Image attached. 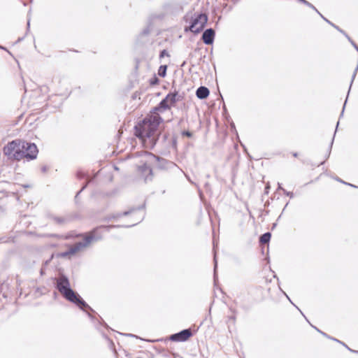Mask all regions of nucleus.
<instances>
[{"label": "nucleus", "instance_id": "f257e3e1", "mask_svg": "<svg viewBox=\"0 0 358 358\" xmlns=\"http://www.w3.org/2000/svg\"><path fill=\"white\" fill-rule=\"evenodd\" d=\"M56 288L66 300L74 303L81 310H85V308H87L94 312V310L82 299V297L71 289L69 280L65 275L61 274L57 278Z\"/></svg>", "mask_w": 358, "mask_h": 358}, {"label": "nucleus", "instance_id": "f03ea898", "mask_svg": "<svg viewBox=\"0 0 358 358\" xmlns=\"http://www.w3.org/2000/svg\"><path fill=\"white\" fill-rule=\"evenodd\" d=\"M162 122V118L159 115L145 118L134 127V134L143 141L150 139L151 141H155V133Z\"/></svg>", "mask_w": 358, "mask_h": 358}, {"label": "nucleus", "instance_id": "7ed1b4c3", "mask_svg": "<svg viewBox=\"0 0 358 358\" xmlns=\"http://www.w3.org/2000/svg\"><path fill=\"white\" fill-rule=\"evenodd\" d=\"M145 217L144 213H141L137 219H136V222L132 224L129 225H101L100 227L94 228L93 230L90 231L86 236L83 241H80L82 245H84V248L87 247L92 242L98 241L101 240L103 237L101 229H105L107 231H109L110 229L113 228H120V227H125L129 228L133 226H135L138 223L141 222Z\"/></svg>", "mask_w": 358, "mask_h": 358}, {"label": "nucleus", "instance_id": "20e7f679", "mask_svg": "<svg viewBox=\"0 0 358 358\" xmlns=\"http://www.w3.org/2000/svg\"><path fill=\"white\" fill-rule=\"evenodd\" d=\"M22 142L20 140H15L8 143L3 148V153L9 159L20 161L23 159L22 150L24 148Z\"/></svg>", "mask_w": 358, "mask_h": 358}, {"label": "nucleus", "instance_id": "39448f33", "mask_svg": "<svg viewBox=\"0 0 358 358\" xmlns=\"http://www.w3.org/2000/svg\"><path fill=\"white\" fill-rule=\"evenodd\" d=\"M208 22V16L206 13H195L192 17L189 30L194 34L201 31Z\"/></svg>", "mask_w": 358, "mask_h": 358}, {"label": "nucleus", "instance_id": "423d86ee", "mask_svg": "<svg viewBox=\"0 0 358 358\" xmlns=\"http://www.w3.org/2000/svg\"><path fill=\"white\" fill-rule=\"evenodd\" d=\"M22 145L24 147L22 150L23 152V159L27 158L29 160H33L37 157L38 150L34 143L23 141Z\"/></svg>", "mask_w": 358, "mask_h": 358}, {"label": "nucleus", "instance_id": "0eeeda50", "mask_svg": "<svg viewBox=\"0 0 358 358\" xmlns=\"http://www.w3.org/2000/svg\"><path fill=\"white\" fill-rule=\"evenodd\" d=\"M192 336V332L189 329L180 331L178 333L173 334L170 336V340L175 342H185Z\"/></svg>", "mask_w": 358, "mask_h": 358}, {"label": "nucleus", "instance_id": "6e6552de", "mask_svg": "<svg viewBox=\"0 0 358 358\" xmlns=\"http://www.w3.org/2000/svg\"><path fill=\"white\" fill-rule=\"evenodd\" d=\"M145 208V203H144L141 206H138L137 208H131L129 210L124 211L122 213H115L112 214L110 215H108L104 218L105 221H110L111 220H117L118 218L121 217L122 216H127L129 215H131L136 211L143 210Z\"/></svg>", "mask_w": 358, "mask_h": 358}, {"label": "nucleus", "instance_id": "1a4fd4ad", "mask_svg": "<svg viewBox=\"0 0 358 358\" xmlns=\"http://www.w3.org/2000/svg\"><path fill=\"white\" fill-rule=\"evenodd\" d=\"M139 173L144 177L145 181L148 182L152 178V170L145 162L138 166Z\"/></svg>", "mask_w": 358, "mask_h": 358}, {"label": "nucleus", "instance_id": "9d476101", "mask_svg": "<svg viewBox=\"0 0 358 358\" xmlns=\"http://www.w3.org/2000/svg\"><path fill=\"white\" fill-rule=\"evenodd\" d=\"M80 242L76 243L74 245L71 247L67 251L58 253L57 256L58 257H66L69 255H74L76 252L82 250L84 247Z\"/></svg>", "mask_w": 358, "mask_h": 358}, {"label": "nucleus", "instance_id": "9b49d317", "mask_svg": "<svg viewBox=\"0 0 358 358\" xmlns=\"http://www.w3.org/2000/svg\"><path fill=\"white\" fill-rule=\"evenodd\" d=\"M215 32L213 29H206L202 34V41L206 45H212L214 42Z\"/></svg>", "mask_w": 358, "mask_h": 358}, {"label": "nucleus", "instance_id": "f8f14e48", "mask_svg": "<svg viewBox=\"0 0 358 358\" xmlns=\"http://www.w3.org/2000/svg\"><path fill=\"white\" fill-rule=\"evenodd\" d=\"M210 94V91L208 87L205 86L199 87L196 91V95L199 99H206Z\"/></svg>", "mask_w": 358, "mask_h": 358}, {"label": "nucleus", "instance_id": "ddd939ff", "mask_svg": "<svg viewBox=\"0 0 358 358\" xmlns=\"http://www.w3.org/2000/svg\"><path fill=\"white\" fill-rule=\"evenodd\" d=\"M170 102L169 104L171 106H174V104L182 99V96L178 94V92H170L169 93Z\"/></svg>", "mask_w": 358, "mask_h": 358}, {"label": "nucleus", "instance_id": "4468645a", "mask_svg": "<svg viewBox=\"0 0 358 358\" xmlns=\"http://www.w3.org/2000/svg\"><path fill=\"white\" fill-rule=\"evenodd\" d=\"M171 108V106L169 103L166 102V99H163L157 106H156L154 110H166Z\"/></svg>", "mask_w": 358, "mask_h": 358}, {"label": "nucleus", "instance_id": "2eb2a0df", "mask_svg": "<svg viewBox=\"0 0 358 358\" xmlns=\"http://www.w3.org/2000/svg\"><path fill=\"white\" fill-rule=\"evenodd\" d=\"M271 234L270 232H266L262 234L259 238V242L262 244L268 243L271 239Z\"/></svg>", "mask_w": 358, "mask_h": 358}, {"label": "nucleus", "instance_id": "dca6fc26", "mask_svg": "<svg viewBox=\"0 0 358 358\" xmlns=\"http://www.w3.org/2000/svg\"><path fill=\"white\" fill-rule=\"evenodd\" d=\"M166 65H161L158 69V75L162 78H164L166 75Z\"/></svg>", "mask_w": 358, "mask_h": 358}, {"label": "nucleus", "instance_id": "f3484780", "mask_svg": "<svg viewBox=\"0 0 358 358\" xmlns=\"http://www.w3.org/2000/svg\"><path fill=\"white\" fill-rule=\"evenodd\" d=\"M319 15L325 22H327L328 24L331 25L333 27H334L338 31H340L341 33H344V31L343 29H341L339 27H338L337 25L334 24L331 22H330L329 20H327L326 17H324L321 13H320Z\"/></svg>", "mask_w": 358, "mask_h": 358}, {"label": "nucleus", "instance_id": "a211bd4d", "mask_svg": "<svg viewBox=\"0 0 358 358\" xmlns=\"http://www.w3.org/2000/svg\"><path fill=\"white\" fill-rule=\"evenodd\" d=\"M300 3H302L303 4L308 6L309 8H312L313 10H314L318 15L320 13L317 9L312 4L310 3V2H308V1L306 0H297Z\"/></svg>", "mask_w": 358, "mask_h": 358}, {"label": "nucleus", "instance_id": "6ab92c4d", "mask_svg": "<svg viewBox=\"0 0 358 358\" xmlns=\"http://www.w3.org/2000/svg\"><path fill=\"white\" fill-rule=\"evenodd\" d=\"M152 29L151 24H149L145 29H143L141 33L140 34V36L143 37L144 36H148Z\"/></svg>", "mask_w": 358, "mask_h": 358}, {"label": "nucleus", "instance_id": "aec40b11", "mask_svg": "<svg viewBox=\"0 0 358 358\" xmlns=\"http://www.w3.org/2000/svg\"><path fill=\"white\" fill-rule=\"evenodd\" d=\"M52 219L57 223V224H64L66 222V219L65 217H52Z\"/></svg>", "mask_w": 358, "mask_h": 358}, {"label": "nucleus", "instance_id": "412c9836", "mask_svg": "<svg viewBox=\"0 0 358 358\" xmlns=\"http://www.w3.org/2000/svg\"><path fill=\"white\" fill-rule=\"evenodd\" d=\"M171 147L173 150H176L177 149V137L176 136H172L171 139Z\"/></svg>", "mask_w": 358, "mask_h": 358}, {"label": "nucleus", "instance_id": "4be33fe9", "mask_svg": "<svg viewBox=\"0 0 358 358\" xmlns=\"http://www.w3.org/2000/svg\"><path fill=\"white\" fill-rule=\"evenodd\" d=\"M217 266V259H216V255L215 254L214 255V280H215V282L216 281V278H217V274H216Z\"/></svg>", "mask_w": 358, "mask_h": 358}, {"label": "nucleus", "instance_id": "5701e85b", "mask_svg": "<svg viewBox=\"0 0 358 358\" xmlns=\"http://www.w3.org/2000/svg\"><path fill=\"white\" fill-rule=\"evenodd\" d=\"M164 57H170V55L169 54V52L166 51V50H163L160 52L159 53V58L162 59Z\"/></svg>", "mask_w": 358, "mask_h": 358}, {"label": "nucleus", "instance_id": "b1692460", "mask_svg": "<svg viewBox=\"0 0 358 358\" xmlns=\"http://www.w3.org/2000/svg\"><path fill=\"white\" fill-rule=\"evenodd\" d=\"M89 182H86L81 188V189L76 194V196H75V199L77 200L78 198V196L79 194H80V192L82 191H83L87 186V184H88Z\"/></svg>", "mask_w": 358, "mask_h": 358}, {"label": "nucleus", "instance_id": "393cba45", "mask_svg": "<svg viewBox=\"0 0 358 358\" xmlns=\"http://www.w3.org/2000/svg\"><path fill=\"white\" fill-rule=\"evenodd\" d=\"M145 155H148L151 159H155L157 161H159L160 160V158L159 157H156L155 155H152L151 153L145 152Z\"/></svg>", "mask_w": 358, "mask_h": 358}, {"label": "nucleus", "instance_id": "a878e982", "mask_svg": "<svg viewBox=\"0 0 358 358\" xmlns=\"http://www.w3.org/2000/svg\"><path fill=\"white\" fill-rule=\"evenodd\" d=\"M283 193L287 196H289L290 198H293L294 194L291 192H287L286 189H283Z\"/></svg>", "mask_w": 358, "mask_h": 358}, {"label": "nucleus", "instance_id": "bb28decb", "mask_svg": "<svg viewBox=\"0 0 358 358\" xmlns=\"http://www.w3.org/2000/svg\"><path fill=\"white\" fill-rule=\"evenodd\" d=\"M76 175L79 179L83 178L85 177V173L81 171H78Z\"/></svg>", "mask_w": 358, "mask_h": 358}, {"label": "nucleus", "instance_id": "cd10ccee", "mask_svg": "<svg viewBox=\"0 0 358 358\" xmlns=\"http://www.w3.org/2000/svg\"><path fill=\"white\" fill-rule=\"evenodd\" d=\"M159 80L157 77H154L152 79L150 80V85H153L157 83H158Z\"/></svg>", "mask_w": 358, "mask_h": 358}, {"label": "nucleus", "instance_id": "c85d7f7f", "mask_svg": "<svg viewBox=\"0 0 358 358\" xmlns=\"http://www.w3.org/2000/svg\"><path fill=\"white\" fill-rule=\"evenodd\" d=\"M182 134L183 136H186L187 137H192V134L189 131H182Z\"/></svg>", "mask_w": 358, "mask_h": 358}, {"label": "nucleus", "instance_id": "c756f323", "mask_svg": "<svg viewBox=\"0 0 358 358\" xmlns=\"http://www.w3.org/2000/svg\"><path fill=\"white\" fill-rule=\"evenodd\" d=\"M336 180H337L338 181L341 182H343V183L345 184V185H350V186L353 187H357L355 185H352V184H350V183L345 182L343 181L342 180H341V179H339V178H337Z\"/></svg>", "mask_w": 358, "mask_h": 358}, {"label": "nucleus", "instance_id": "7c9ffc66", "mask_svg": "<svg viewBox=\"0 0 358 358\" xmlns=\"http://www.w3.org/2000/svg\"><path fill=\"white\" fill-rule=\"evenodd\" d=\"M53 257H54V255H51V257H50V259H48V260H46V261L44 262V264H45V266H46V265H48V264L51 262V260L52 259Z\"/></svg>", "mask_w": 358, "mask_h": 358}, {"label": "nucleus", "instance_id": "2f4dec72", "mask_svg": "<svg viewBox=\"0 0 358 358\" xmlns=\"http://www.w3.org/2000/svg\"><path fill=\"white\" fill-rule=\"evenodd\" d=\"M334 139V137H333V138H332V140H331V143H330V145H329V150L328 157L329 156L330 152H331V149L332 145H333Z\"/></svg>", "mask_w": 358, "mask_h": 358}, {"label": "nucleus", "instance_id": "473e14b6", "mask_svg": "<svg viewBox=\"0 0 358 358\" xmlns=\"http://www.w3.org/2000/svg\"><path fill=\"white\" fill-rule=\"evenodd\" d=\"M347 38L348 40L351 43V41H352V40L351 39V38L344 31V33H342Z\"/></svg>", "mask_w": 358, "mask_h": 358}, {"label": "nucleus", "instance_id": "72a5a7b5", "mask_svg": "<svg viewBox=\"0 0 358 358\" xmlns=\"http://www.w3.org/2000/svg\"><path fill=\"white\" fill-rule=\"evenodd\" d=\"M350 43L352 45V46H353V47L356 49V50L358 52V46H357V44H356L353 41H351V43Z\"/></svg>", "mask_w": 358, "mask_h": 358}, {"label": "nucleus", "instance_id": "f704fd0d", "mask_svg": "<svg viewBox=\"0 0 358 358\" xmlns=\"http://www.w3.org/2000/svg\"><path fill=\"white\" fill-rule=\"evenodd\" d=\"M321 334H322V336H324V337H326V338H329V339H331V336H329V335H327L326 333H324V332H323V331H322V332H321Z\"/></svg>", "mask_w": 358, "mask_h": 358}, {"label": "nucleus", "instance_id": "c9c22d12", "mask_svg": "<svg viewBox=\"0 0 358 358\" xmlns=\"http://www.w3.org/2000/svg\"><path fill=\"white\" fill-rule=\"evenodd\" d=\"M229 320H232L233 322H234L236 320V317L234 315L230 316V317H229Z\"/></svg>", "mask_w": 358, "mask_h": 358}, {"label": "nucleus", "instance_id": "e433bc0d", "mask_svg": "<svg viewBox=\"0 0 358 358\" xmlns=\"http://www.w3.org/2000/svg\"><path fill=\"white\" fill-rule=\"evenodd\" d=\"M47 170H48V167H47V166H43V167L41 168V171H42V172H43V173L46 172V171H47Z\"/></svg>", "mask_w": 358, "mask_h": 358}, {"label": "nucleus", "instance_id": "4c0bfd02", "mask_svg": "<svg viewBox=\"0 0 358 358\" xmlns=\"http://www.w3.org/2000/svg\"><path fill=\"white\" fill-rule=\"evenodd\" d=\"M278 189H281L282 192H283V189H285L284 188L282 187L281 184L279 182L278 183Z\"/></svg>", "mask_w": 358, "mask_h": 358}, {"label": "nucleus", "instance_id": "58836bf2", "mask_svg": "<svg viewBox=\"0 0 358 358\" xmlns=\"http://www.w3.org/2000/svg\"><path fill=\"white\" fill-rule=\"evenodd\" d=\"M164 99H166V102H167L168 103H169V102H170V99H169V94L166 96V97L164 98Z\"/></svg>", "mask_w": 358, "mask_h": 358}, {"label": "nucleus", "instance_id": "ea45409f", "mask_svg": "<svg viewBox=\"0 0 358 358\" xmlns=\"http://www.w3.org/2000/svg\"><path fill=\"white\" fill-rule=\"evenodd\" d=\"M348 350L353 352V353H356V354H358V350H352L351 348H348Z\"/></svg>", "mask_w": 358, "mask_h": 358}, {"label": "nucleus", "instance_id": "a19ab883", "mask_svg": "<svg viewBox=\"0 0 358 358\" xmlns=\"http://www.w3.org/2000/svg\"><path fill=\"white\" fill-rule=\"evenodd\" d=\"M346 102H347V99H346V100H345V103H344V106H343V110H342V112H341V116H342V115H343V113H344V109H345V106Z\"/></svg>", "mask_w": 358, "mask_h": 358}, {"label": "nucleus", "instance_id": "79ce46f5", "mask_svg": "<svg viewBox=\"0 0 358 358\" xmlns=\"http://www.w3.org/2000/svg\"><path fill=\"white\" fill-rule=\"evenodd\" d=\"M29 26H30V19H28V22H27V31H29Z\"/></svg>", "mask_w": 358, "mask_h": 358}, {"label": "nucleus", "instance_id": "37998d69", "mask_svg": "<svg viewBox=\"0 0 358 358\" xmlns=\"http://www.w3.org/2000/svg\"><path fill=\"white\" fill-rule=\"evenodd\" d=\"M340 343H341V345H343V346H345V348H346L348 350V348H349L346 344H345L343 342H340Z\"/></svg>", "mask_w": 358, "mask_h": 358}, {"label": "nucleus", "instance_id": "c03bdc74", "mask_svg": "<svg viewBox=\"0 0 358 358\" xmlns=\"http://www.w3.org/2000/svg\"><path fill=\"white\" fill-rule=\"evenodd\" d=\"M312 327L315 329L317 330L318 332H320L321 334V332H322V331H320L319 329H317L316 327H314L312 325Z\"/></svg>", "mask_w": 358, "mask_h": 358}, {"label": "nucleus", "instance_id": "a18cd8bd", "mask_svg": "<svg viewBox=\"0 0 358 358\" xmlns=\"http://www.w3.org/2000/svg\"><path fill=\"white\" fill-rule=\"evenodd\" d=\"M331 340L335 341H336V342H338L339 343H340V342H341V341H339V340H338L336 338H332V337H331Z\"/></svg>", "mask_w": 358, "mask_h": 358}, {"label": "nucleus", "instance_id": "49530a36", "mask_svg": "<svg viewBox=\"0 0 358 358\" xmlns=\"http://www.w3.org/2000/svg\"><path fill=\"white\" fill-rule=\"evenodd\" d=\"M285 295L286 296V297L289 299V301L292 303L294 304L292 301L290 300V299L289 298L288 295H287L285 292H284Z\"/></svg>", "mask_w": 358, "mask_h": 358}, {"label": "nucleus", "instance_id": "de8ad7c7", "mask_svg": "<svg viewBox=\"0 0 358 358\" xmlns=\"http://www.w3.org/2000/svg\"><path fill=\"white\" fill-rule=\"evenodd\" d=\"M24 36L22 37V38H19L18 40H17V42H20L21 41H22L24 39Z\"/></svg>", "mask_w": 358, "mask_h": 358}, {"label": "nucleus", "instance_id": "09e8293b", "mask_svg": "<svg viewBox=\"0 0 358 358\" xmlns=\"http://www.w3.org/2000/svg\"><path fill=\"white\" fill-rule=\"evenodd\" d=\"M294 306L300 311V313L303 315L302 310H301L297 306H296L294 304Z\"/></svg>", "mask_w": 358, "mask_h": 358}, {"label": "nucleus", "instance_id": "8fccbe9b", "mask_svg": "<svg viewBox=\"0 0 358 358\" xmlns=\"http://www.w3.org/2000/svg\"><path fill=\"white\" fill-rule=\"evenodd\" d=\"M87 315H88L90 318H92V319L93 318L92 315L90 313H87Z\"/></svg>", "mask_w": 358, "mask_h": 358}, {"label": "nucleus", "instance_id": "3c124183", "mask_svg": "<svg viewBox=\"0 0 358 358\" xmlns=\"http://www.w3.org/2000/svg\"><path fill=\"white\" fill-rule=\"evenodd\" d=\"M0 48H1V49H3V50H6L4 47H2V46H1V45H0Z\"/></svg>", "mask_w": 358, "mask_h": 358}, {"label": "nucleus", "instance_id": "603ef678", "mask_svg": "<svg viewBox=\"0 0 358 358\" xmlns=\"http://www.w3.org/2000/svg\"><path fill=\"white\" fill-rule=\"evenodd\" d=\"M230 310H231V312H233L234 313H235V310H233L232 308H230Z\"/></svg>", "mask_w": 358, "mask_h": 358}, {"label": "nucleus", "instance_id": "864d4df0", "mask_svg": "<svg viewBox=\"0 0 358 358\" xmlns=\"http://www.w3.org/2000/svg\"><path fill=\"white\" fill-rule=\"evenodd\" d=\"M41 275H43V269H41Z\"/></svg>", "mask_w": 358, "mask_h": 358}, {"label": "nucleus", "instance_id": "5fc2aeb1", "mask_svg": "<svg viewBox=\"0 0 358 358\" xmlns=\"http://www.w3.org/2000/svg\"><path fill=\"white\" fill-rule=\"evenodd\" d=\"M303 317L305 318L306 320H308V318L306 317V315H303Z\"/></svg>", "mask_w": 358, "mask_h": 358}, {"label": "nucleus", "instance_id": "6e6d98bb", "mask_svg": "<svg viewBox=\"0 0 358 358\" xmlns=\"http://www.w3.org/2000/svg\"><path fill=\"white\" fill-rule=\"evenodd\" d=\"M303 317L305 318L306 320H308V318L306 317V315H303Z\"/></svg>", "mask_w": 358, "mask_h": 358}, {"label": "nucleus", "instance_id": "4d7b16f0", "mask_svg": "<svg viewBox=\"0 0 358 358\" xmlns=\"http://www.w3.org/2000/svg\"><path fill=\"white\" fill-rule=\"evenodd\" d=\"M303 317L305 318L306 320H308V318L306 317V315H303Z\"/></svg>", "mask_w": 358, "mask_h": 358}, {"label": "nucleus", "instance_id": "13d9d810", "mask_svg": "<svg viewBox=\"0 0 358 358\" xmlns=\"http://www.w3.org/2000/svg\"><path fill=\"white\" fill-rule=\"evenodd\" d=\"M303 317L305 318L306 320H308V318L306 317V315H303Z\"/></svg>", "mask_w": 358, "mask_h": 358}, {"label": "nucleus", "instance_id": "bf43d9fd", "mask_svg": "<svg viewBox=\"0 0 358 358\" xmlns=\"http://www.w3.org/2000/svg\"><path fill=\"white\" fill-rule=\"evenodd\" d=\"M128 336H131V337H134V335H133V334H128Z\"/></svg>", "mask_w": 358, "mask_h": 358}, {"label": "nucleus", "instance_id": "052dcab7", "mask_svg": "<svg viewBox=\"0 0 358 358\" xmlns=\"http://www.w3.org/2000/svg\"><path fill=\"white\" fill-rule=\"evenodd\" d=\"M293 155H294V157H296V156H297V153H294V154H293Z\"/></svg>", "mask_w": 358, "mask_h": 358}, {"label": "nucleus", "instance_id": "680f3d73", "mask_svg": "<svg viewBox=\"0 0 358 358\" xmlns=\"http://www.w3.org/2000/svg\"><path fill=\"white\" fill-rule=\"evenodd\" d=\"M162 161L164 162H167L164 159H162Z\"/></svg>", "mask_w": 358, "mask_h": 358}, {"label": "nucleus", "instance_id": "e2e57ef3", "mask_svg": "<svg viewBox=\"0 0 358 358\" xmlns=\"http://www.w3.org/2000/svg\"><path fill=\"white\" fill-rule=\"evenodd\" d=\"M338 124H339V122H337L336 128L338 127Z\"/></svg>", "mask_w": 358, "mask_h": 358}, {"label": "nucleus", "instance_id": "0e129e2a", "mask_svg": "<svg viewBox=\"0 0 358 358\" xmlns=\"http://www.w3.org/2000/svg\"><path fill=\"white\" fill-rule=\"evenodd\" d=\"M337 129H335L334 134H336Z\"/></svg>", "mask_w": 358, "mask_h": 358}, {"label": "nucleus", "instance_id": "69168bd1", "mask_svg": "<svg viewBox=\"0 0 358 358\" xmlns=\"http://www.w3.org/2000/svg\"><path fill=\"white\" fill-rule=\"evenodd\" d=\"M337 129H335L334 134H336Z\"/></svg>", "mask_w": 358, "mask_h": 358}]
</instances>
